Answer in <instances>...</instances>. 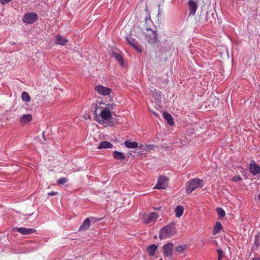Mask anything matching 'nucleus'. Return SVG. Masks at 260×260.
<instances>
[{
	"instance_id": "16",
	"label": "nucleus",
	"mask_w": 260,
	"mask_h": 260,
	"mask_svg": "<svg viewBox=\"0 0 260 260\" xmlns=\"http://www.w3.org/2000/svg\"><path fill=\"white\" fill-rule=\"evenodd\" d=\"M112 56L114 57L116 59V60L118 62L119 64L121 67H124V63L123 58L120 54L113 52L112 53Z\"/></svg>"
},
{
	"instance_id": "22",
	"label": "nucleus",
	"mask_w": 260,
	"mask_h": 260,
	"mask_svg": "<svg viewBox=\"0 0 260 260\" xmlns=\"http://www.w3.org/2000/svg\"><path fill=\"white\" fill-rule=\"evenodd\" d=\"M56 44L64 45L68 42V40L66 38H62L61 36L58 35L56 37Z\"/></svg>"
},
{
	"instance_id": "20",
	"label": "nucleus",
	"mask_w": 260,
	"mask_h": 260,
	"mask_svg": "<svg viewBox=\"0 0 260 260\" xmlns=\"http://www.w3.org/2000/svg\"><path fill=\"white\" fill-rule=\"evenodd\" d=\"M113 157L117 160H122L125 158L124 154L118 151H114L113 152Z\"/></svg>"
},
{
	"instance_id": "41",
	"label": "nucleus",
	"mask_w": 260,
	"mask_h": 260,
	"mask_svg": "<svg viewBox=\"0 0 260 260\" xmlns=\"http://www.w3.org/2000/svg\"><path fill=\"white\" fill-rule=\"evenodd\" d=\"M44 133H45V132H43V138H45Z\"/></svg>"
},
{
	"instance_id": "28",
	"label": "nucleus",
	"mask_w": 260,
	"mask_h": 260,
	"mask_svg": "<svg viewBox=\"0 0 260 260\" xmlns=\"http://www.w3.org/2000/svg\"><path fill=\"white\" fill-rule=\"evenodd\" d=\"M186 248V246L184 245H179L175 248L176 251L179 252H183Z\"/></svg>"
},
{
	"instance_id": "32",
	"label": "nucleus",
	"mask_w": 260,
	"mask_h": 260,
	"mask_svg": "<svg viewBox=\"0 0 260 260\" xmlns=\"http://www.w3.org/2000/svg\"><path fill=\"white\" fill-rule=\"evenodd\" d=\"M145 151H148L149 150L152 149L155 147V146L154 145H147L146 146H145Z\"/></svg>"
},
{
	"instance_id": "37",
	"label": "nucleus",
	"mask_w": 260,
	"mask_h": 260,
	"mask_svg": "<svg viewBox=\"0 0 260 260\" xmlns=\"http://www.w3.org/2000/svg\"><path fill=\"white\" fill-rule=\"evenodd\" d=\"M145 21L147 22L148 21H151L150 20V15H147L145 18Z\"/></svg>"
},
{
	"instance_id": "15",
	"label": "nucleus",
	"mask_w": 260,
	"mask_h": 260,
	"mask_svg": "<svg viewBox=\"0 0 260 260\" xmlns=\"http://www.w3.org/2000/svg\"><path fill=\"white\" fill-rule=\"evenodd\" d=\"M90 222L88 218H86L79 228V231H86L89 227Z\"/></svg>"
},
{
	"instance_id": "31",
	"label": "nucleus",
	"mask_w": 260,
	"mask_h": 260,
	"mask_svg": "<svg viewBox=\"0 0 260 260\" xmlns=\"http://www.w3.org/2000/svg\"><path fill=\"white\" fill-rule=\"evenodd\" d=\"M217 252L218 253V257H219V258H222L223 257V251L221 249L218 248L217 249Z\"/></svg>"
},
{
	"instance_id": "38",
	"label": "nucleus",
	"mask_w": 260,
	"mask_h": 260,
	"mask_svg": "<svg viewBox=\"0 0 260 260\" xmlns=\"http://www.w3.org/2000/svg\"><path fill=\"white\" fill-rule=\"evenodd\" d=\"M151 112L152 113V114L156 117H157L158 116V114L155 112H154L153 111H151Z\"/></svg>"
},
{
	"instance_id": "17",
	"label": "nucleus",
	"mask_w": 260,
	"mask_h": 260,
	"mask_svg": "<svg viewBox=\"0 0 260 260\" xmlns=\"http://www.w3.org/2000/svg\"><path fill=\"white\" fill-rule=\"evenodd\" d=\"M112 146L113 145L110 142L108 141H102L99 144L98 148L99 149L111 148Z\"/></svg>"
},
{
	"instance_id": "13",
	"label": "nucleus",
	"mask_w": 260,
	"mask_h": 260,
	"mask_svg": "<svg viewBox=\"0 0 260 260\" xmlns=\"http://www.w3.org/2000/svg\"><path fill=\"white\" fill-rule=\"evenodd\" d=\"M249 171L252 174L256 175L260 173V167L256 164H251L249 166Z\"/></svg>"
},
{
	"instance_id": "26",
	"label": "nucleus",
	"mask_w": 260,
	"mask_h": 260,
	"mask_svg": "<svg viewBox=\"0 0 260 260\" xmlns=\"http://www.w3.org/2000/svg\"><path fill=\"white\" fill-rule=\"evenodd\" d=\"M217 212L220 217H223L225 215V211L221 208H217Z\"/></svg>"
},
{
	"instance_id": "19",
	"label": "nucleus",
	"mask_w": 260,
	"mask_h": 260,
	"mask_svg": "<svg viewBox=\"0 0 260 260\" xmlns=\"http://www.w3.org/2000/svg\"><path fill=\"white\" fill-rule=\"evenodd\" d=\"M163 117L167 121L168 123L172 125L174 124L172 116L168 112L165 111L162 113Z\"/></svg>"
},
{
	"instance_id": "30",
	"label": "nucleus",
	"mask_w": 260,
	"mask_h": 260,
	"mask_svg": "<svg viewBox=\"0 0 260 260\" xmlns=\"http://www.w3.org/2000/svg\"><path fill=\"white\" fill-rule=\"evenodd\" d=\"M90 223H95L97 221H100V219L95 218L94 217H90L88 218Z\"/></svg>"
},
{
	"instance_id": "12",
	"label": "nucleus",
	"mask_w": 260,
	"mask_h": 260,
	"mask_svg": "<svg viewBox=\"0 0 260 260\" xmlns=\"http://www.w3.org/2000/svg\"><path fill=\"white\" fill-rule=\"evenodd\" d=\"M15 230L22 235H29L32 234L36 232V230L32 228H15Z\"/></svg>"
},
{
	"instance_id": "40",
	"label": "nucleus",
	"mask_w": 260,
	"mask_h": 260,
	"mask_svg": "<svg viewBox=\"0 0 260 260\" xmlns=\"http://www.w3.org/2000/svg\"><path fill=\"white\" fill-rule=\"evenodd\" d=\"M252 260H260V257H253Z\"/></svg>"
},
{
	"instance_id": "36",
	"label": "nucleus",
	"mask_w": 260,
	"mask_h": 260,
	"mask_svg": "<svg viewBox=\"0 0 260 260\" xmlns=\"http://www.w3.org/2000/svg\"><path fill=\"white\" fill-rule=\"evenodd\" d=\"M145 146H146V144H141L139 146H138V147L141 149L145 150Z\"/></svg>"
},
{
	"instance_id": "4",
	"label": "nucleus",
	"mask_w": 260,
	"mask_h": 260,
	"mask_svg": "<svg viewBox=\"0 0 260 260\" xmlns=\"http://www.w3.org/2000/svg\"><path fill=\"white\" fill-rule=\"evenodd\" d=\"M147 32L145 33V38L147 42L151 44H155L159 41L157 34L150 28L146 27Z\"/></svg>"
},
{
	"instance_id": "18",
	"label": "nucleus",
	"mask_w": 260,
	"mask_h": 260,
	"mask_svg": "<svg viewBox=\"0 0 260 260\" xmlns=\"http://www.w3.org/2000/svg\"><path fill=\"white\" fill-rule=\"evenodd\" d=\"M158 246L154 244L148 246L147 248L148 254L150 256H153Z\"/></svg>"
},
{
	"instance_id": "11",
	"label": "nucleus",
	"mask_w": 260,
	"mask_h": 260,
	"mask_svg": "<svg viewBox=\"0 0 260 260\" xmlns=\"http://www.w3.org/2000/svg\"><path fill=\"white\" fill-rule=\"evenodd\" d=\"M188 5L189 9V15L194 16L198 8L197 2L194 0H189Z\"/></svg>"
},
{
	"instance_id": "27",
	"label": "nucleus",
	"mask_w": 260,
	"mask_h": 260,
	"mask_svg": "<svg viewBox=\"0 0 260 260\" xmlns=\"http://www.w3.org/2000/svg\"><path fill=\"white\" fill-rule=\"evenodd\" d=\"M259 243H260L259 236V235L258 234L255 235L254 236V245L257 248L259 246Z\"/></svg>"
},
{
	"instance_id": "21",
	"label": "nucleus",
	"mask_w": 260,
	"mask_h": 260,
	"mask_svg": "<svg viewBox=\"0 0 260 260\" xmlns=\"http://www.w3.org/2000/svg\"><path fill=\"white\" fill-rule=\"evenodd\" d=\"M174 212L175 213V216L177 217H180L183 214L184 207L182 206L178 205L175 208Z\"/></svg>"
},
{
	"instance_id": "43",
	"label": "nucleus",
	"mask_w": 260,
	"mask_h": 260,
	"mask_svg": "<svg viewBox=\"0 0 260 260\" xmlns=\"http://www.w3.org/2000/svg\"><path fill=\"white\" fill-rule=\"evenodd\" d=\"M101 104H104L103 103H99V105L100 106Z\"/></svg>"
},
{
	"instance_id": "1",
	"label": "nucleus",
	"mask_w": 260,
	"mask_h": 260,
	"mask_svg": "<svg viewBox=\"0 0 260 260\" xmlns=\"http://www.w3.org/2000/svg\"><path fill=\"white\" fill-rule=\"evenodd\" d=\"M115 105L108 104L105 108L98 106L93 112L94 115V120L98 121L101 124H108V122L112 118L111 111L113 110Z\"/></svg>"
},
{
	"instance_id": "9",
	"label": "nucleus",
	"mask_w": 260,
	"mask_h": 260,
	"mask_svg": "<svg viewBox=\"0 0 260 260\" xmlns=\"http://www.w3.org/2000/svg\"><path fill=\"white\" fill-rule=\"evenodd\" d=\"M164 256L165 257H171L172 255L173 244L172 243H168L162 247Z\"/></svg>"
},
{
	"instance_id": "39",
	"label": "nucleus",
	"mask_w": 260,
	"mask_h": 260,
	"mask_svg": "<svg viewBox=\"0 0 260 260\" xmlns=\"http://www.w3.org/2000/svg\"><path fill=\"white\" fill-rule=\"evenodd\" d=\"M156 95H157L158 98H160V99L161 98V92L159 91V92H156Z\"/></svg>"
},
{
	"instance_id": "8",
	"label": "nucleus",
	"mask_w": 260,
	"mask_h": 260,
	"mask_svg": "<svg viewBox=\"0 0 260 260\" xmlns=\"http://www.w3.org/2000/svg\"><path fill=\"white\" fill-rule=\"evenodd\" d=\"M96 91L100 94L103 95H109L112 91L110 88L105 87L101 85H98L95 88Z\"/></svg>"
},
{
	"instance_id": "10",
	"label": "nucleus",
	"mask_w": 260,
	"mask_h": 260,
	"mask_svg": "<svg viewBox=\"0 0 260 260\" xmlns=\"http://www.w3.org/2000/svg\"><path fill=\"white\" fill-rule=\"evenodd\" d=\"M125 39L128 44L132 45L136 51L139 52H142V49L138 46V43L136 39L133 38L131 35L126 36Z\"/></svg>"
},
{
	"instance_id": "33",
	"label": "nucleus",
	"mask_w": 260,
	"mask_h": 260,
	"mask_svg": "<svg viewBox=\"0 0 260 260\" xmlns=\"http://www.w3.org/2000/svg\"><path fill=\"white\" fill-rule=\"evenodd\" d=\"M242 180V178L240 176H237L233 178L232 180L235 182L239 181Z\"/></svg>"
},
{
	"instance_id": "23",
	"label": "nucleus",
	"mask_w": 260,
	"mask_h": 260,
	"mask_svg": "<svg viewBox=\"0 0 260 260\" xmlns=\"http://www.w3.org/2000/svg\"><path fill=\"white\" fill-rule=\"evenodd\" d=\"M124 145L128 148H136L138 147V143L136 142L126 141L124 143Z\"/></svg>"
},
{
	"instance_id": "6",
	"label": "nucleus",
	"mask_w": 260,
	"mask_h": 260,
	"mask_svg": "<svg viewBox=\"0 0 260 260\" xmlns=\"http://www.w3.org/2000/svg\"><path fill=\"white\" fill-rule=\"evenodd\" d=\"M168 178L164 176H160L155 184L154 188L164 189L168 186Z\"/></svg>"
},
{
	"instance_id": "24",
	"label": "nucleus",
	"mask_w": 260,
	"mask_h": 260,
	"mask_svg": "<svg viewBox=\"0 0 260 260\" xmlns=\"http://www.w3.org/2000/svg\"><path fill=\"white\" fill-rule=\"evenodd\" d=\"M222 229V226L220 222H217L214 225L213 230V235H216L218 233H219L221 230Z\"/></svg>"
},
{
	"instance_id": "2",
	"label": "nucleus",
	"mask_w": 260,
	"mask_h": 260,
	"mask_svg": "<svg viewBox=\"0 0 260 260\" xmlns=\"http://www.w3.org/2000/svg\"><path fill=\"white\" fill-rule=\"evenodd\" d=\"M175 233L174 223H172L160 229L159 237L161 239H165L173 235Z\"/></svg>"
},
{
	"instance_id": "14",
	"label": "nucleus",
	"mask_w": 260,
	"mask_h": 260,
	"mask_svg": "<svg viewBox=\"0 0 260 260\" xmlns=\"http://www.w3.org/2000/svg\"><path fill=\"white\" fill-rule=\"evenodd\" d=\"M32 120V116L29 114L23 115L20 119V123L22 125H25Z\"/></svg>"
},
{
	"instance_id": "29",
	"label": "nucleus",
	"mask_w": 260,
	"mask_h": 260,
	"mask_svg": "<svg viewBox=\"0 0 260 260\" xmlns=\"http://www.w3.org/2000/svg\"><path fill=\"white\" fill-rule=\"evenodd\" d=\"M68 181L66 178H60L57 181L58 184H63Z\"/></svg>"
},
{
	"instance_id": "3",
	"label": "nucleus",
	"mask_w": 260,
	"mask_h": 260,
	"mask_svg": "<svg viewBox=\"0 0 260 260\" xmlns=\"http://www.w3.org/2000/svg\"><path fill=\"white\" fill-rule=\"evenodd\" d=\"M187 184L186 191L187 193H190L197 188L203 186L204 183L202 179L194 178L189 181Z\"/></svg>"
},
{
	"instance_id": "42",
	"label": "nucleus",
	"mask_w": 260,
	"mask_h": 260,
	"mask_svg": "<svg viewBox=\"0 0 260 260\" xmlns=\"http://www.w3.org/2000/svg\"><path fill=\"white\" fill-rule=\"evenodd\" d=\"M222 258H219V257H218L217 260H221Z\"/></svg>"
},
{
	"instance_id": "44",
	"label": "nucleus",
	"mask_w": 260,
	"mask_h": 260,
	"mask_svg": "<svg viewBox=\"0 0 260 260\" xmlns=\"http://www.w3.org/2000/svg\"><path fill=\"white\" fill-rule=\"evenodd\" d=\"M159 260H162V259H159Z\"/></svg>"
},
{
	"instance_id": "7",
	"label": "nucleus",
	"mask_w": 260,
	"mask_h": 260,
	"mask_svg": "<svg viewBox=\"0 0 260 260\" xmlns=\"http://www.w3.org/2000/svg\"><path fill=\"white\" fill-rule=\"evenodd\" d=\"M157 218V214L154 212H151L148 214H144L142 216L143 221L146 224L154 222Z\"/></svg>"
},
{
	"instance_id": "34",
	"label": "nucleus",
	"mask_w": 260,
	"mask_h": 260,
	"mask_svg": "<svg viewBox=\"0 0 260 260\" xmlns=\"http://www.w3.org/2000/svg\"><path fill=\"white\" fill-rule=\"evenodd\" d=\"M12 1V0H0V3L2 5H6V4H8V3Z\"/></svg>"
},
{
	"instance_id": "25",
	"label": "nucleus",
	"mask_w": 260,
	"mask_h": 260,
	"mask_svg": "<svg viewBox=\"0 0 260 260\" xmlns=\"http://www.w3.org/2000/svg\"><path fill=\"white\" fill-rule=\"evenodd\" d=\"M21 98L23 101L29 102L30 101V97L28 93L25 91H23L21 94Z\"/></svg>"
},
{
	"instance_id": "5",
	"label": "nucleus",
	"mask_w": 260,
	"mask_h": 260,
	"mask_svg": "<svg viewBox=\"0 0 260 260\" xmlns=\"http://www.w3.org/2000/svg\"><path fill=\"white\" fill-rule=\"evenodd\" d=\"M38 19L37 13L35 12H28L25 14L22 18V21L25 24H32Z\"/></svg>"
},
{
	"instance_id": "35",
	"label": "nucleus",
	"mask_w": 260,
	"mask_h": 260,
	"mask_svg": "<svg viewBox=\"0 0 260 260\" xmlns=\"http://www.w3.org/2000/svg\"><path fill=\"white\" fill-rule=\"evenodd\" d=\"M57 194H58L57 192L54 191L49 192L47 193V194L50 196H53L56 195Z\"/></svg>"
}]
</instances>
